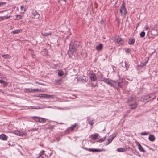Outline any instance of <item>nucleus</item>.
Returning a JSON list of instances; mask_svg holds the SVG:
<instances>
[{
    "instance_id": "f257e3e1",
    "label": "nucleus",
    "mask_w": 158,
    "mask_h": 158,
    "mask_svg": "<svg viewBox=\"0 0 158 158\" xmlns=\"http://www.w3.org/2000/svg\"><path fill=\"white\" fill-rule=\"evenodd\" d=\"M100 80L101 81L104 82L111 87L116 89H118L119 87L121 88H123V87L124 83L122 81H118V80L115 81L103 77L101 78Z\"/></svg>"
},
{
    "instance_id": "f03ea898",
    "label": "nucleus",
    "mask_w": 158,
    "mask_h": 158,
    "mask_svg": "<svg viewBox=\"0 0 158 158\" xmlns=\"http://www.w3.org/2000/svg\"><path fill=\"white\" fill-rule=\"evenodd\" d=\"M156 98L155 96L153 94H150L147 95L142 97L140 99L141 102H148Z\"/></svg>"
},
{
    "instance_id": "7ed1b4c3",
    "label": "nucleus",
    "mask_w": 158,
    "mask_h": 158,
    "mask_svg": "<svg viewBox=\"0 0 158 158\" xmlns=\"http://www.w3.org/2000/svg\"><path fill=\"white\" fill-rule=\"evenodd\" d=\"M75 46V42L72 41L69 44V49L68 53L69 57H71V56L73 55V52L76 51Z\"/></svg>"
},
{
    "instance_id": "20e7f679",
    "label": "nucleus",
    "mask_w": 158,
    "mask_h": 158,
    "mask_svg": "<svg viewBox=\"0 0 158 158\" xmlns=\"http://www.w3.org/2000/svg\"><path fill=\"white\" fill-rule=\"evenodd\" d=\"M125 6V3L124 2H123L121 6L120 10V12L121 15L123 16H125L127 13V10Z\"/></svg>"
},
{
    "instance_id": "39448f33",
    "label": "nucleus",
    "mask_w": 158,
    "mask_h": 158,
    "mask_svg": "<svg viewBox=\"0 0 158 158\" xmlns=\"http://www.w3.org/2000/svg\"><path fill=\"white\" fill-rule=\"evenodd\" d=\"M77 127V129H78L79 128V126H78V124L75 123L74 124L72 125L70 127L68 128L65 131L66 132L69 133V132H73L74 131V129L76 127Z\"/></svg>"
},
{
    "instance_id": "423d86ee",
    "label": "nucleus",
    "mask_w": 158,
    "mask_h": 158,
    "mask_svg": "<svg viewBox=\"0 0 158 158\" xmlns=\"http://www.w3.org/2000/svg\"><path fill=\"white\" fill-rule=\"evenodd\" d=\"M83 148L85 150H87V151H89V152H98L105 151V150L104 149H93V148H87L86 147H83Z\"/></svg>"
},
{
    "instance_id": "0eeeda50",
    "label": "nucleus",
    "mask_w": 158,
    "mask_h": 158,
    "mask_svg": "<svg viewBox=\"0 0 158 158\" xmlns=\"http://www.w3.org/2000/svg\"><path fill=\"white\" fill-rule=\"evenodd\" d=\"M135 143L136 144L138 145V148L140 152H142L143 153L146 152V151L142 147L140 143L136 141Z\"/></svg>"
},
{
    "instance_id": "6e6552de",
    "label": "nucleus",
    "mask_w": 158,
    "mask_h": 158,
    "mask_svg": "<svg viewBox=\"0 0 158 158\" xmlns=\"http://www.w3.org/2000/svg\"><path fill=\"white\" fill-rule=\"evenodd\" d=\"M89 77L92 81H95L97 80V77L94 73H89Z\"/></svg>"
},
{
    "instance_id": "1a4fd4ad",
    "label": "nucleus",
    "mask_w": 158,
    "mask_h": 158,
    "mask_svg": "<svg viewBox=\"0 0 158 158\" xmlns=\"http://www.w3.org/2000/svg\"><path fill=\"white\" fill-rule=\"evenodd\" d=\"M87 121L88 123L92 126L94 124V120L89 116L87 117Z\"/></svg>"
},
{
    "instance_id": "9d476101",
    "label": "nucleus",
    "mask_w": 158,
    "mask_h": 158,
    "mask_svg": "<svg viewBox=\"0 0 158 158\" xmlns=\"http://www.w3.org/2000/svg\"><path fill=\"white\" fill-rule=\"evenodd\" d=\"M129 105L132 109H134L137 107V104L136 101H135L134 103H131Z\"/></svg>"
},
{
    "instance_id": "9b49d317",
    "label": "nucleus",
    "mask_w": 158,
    "mask_h": 158,
    "mask_svg": "<svg viewBox=\"0 0 158 158\" xmlns=\"http://www.w3.org/2000/svg\"><path fill=\"white\" fill-rule=\"evenodd\" d=\"M39 96L40 97L44 98H49L51 97H52V96L51 95H49L44 94H39Z\"/></svg>"
},
{
    "instance_id": "f8f14e48",
    "label": "nucleus",
    "mask_w": 158,
    "mask_h": 158,
    "mask_svg": "<svg viewBox=\"0 0 158 158\" xmlns=\"http://www.w3.org/2000/svg\"><path fill=\"white\" fill-rule=\"evenodd\" d=\"M135 101V98L133 97H130L128 100V103L129 105L131 103H134Z\"/></svg>"
},
{
    "instance_id": "ddd939ff",
    "label": "nucleus",
    "mask_w": 158,
    "mask_h": 158,
    "mask_svg": "<svg viewBox=\"0 0 158 158\" xmlns=\"http://www.w3.org/2000/svg\"><path fill=\"white\" fill-rule=\"evenodd\" d=\"M115 42L117 43H119L122 41V39L121 37L119 36H116L115 38Z\"/></svg>"
},
{
    "instance_id": "4468645a",
    "label": "nucleus",
    "mask_w": 158,
    "mask_h": 158,
    "mask_svg": "<svg viewBox=\"0 0 158 158\" xmlns=\"http://www.w3.org/2000/svg\"><path fill=\"white\" fill-rule=\"evenodd\" d=\"M135 41V39L134 38H130L129 39L128 44L130 45H133Z\"/></svg>"
},
{
    "instance_id": "2eb2a0df",
    "label": "nucleus",
    "mask_w": 158,
    "mask_h": 158,
    "mask_svg": "<svg viewBox=\"0 0 158 158\" xmlns=\"http://www.w3.org/2000/svg\"><path fill=\"white\" fill-rule=\"evenodd\" d=\"M32 15H33L34 17H36L38 18H39V15L35 10H33L32 12Z\"/></svg>"
},
{
    "instance_id": "dca6fc26",
    "label": "nucleus",
    "mask_w": 158,
    "mask_h": 158,
    "mask_svg": "<svg viewBox=\"0 0 158 158\" xmlns=\"http://www.w3.org/2000/svg\"><path fill=\"white\" fill-rule=\"evenodd\" d=\"M148 139L149 140L152 142L154 141L155 139V137L153 135H149Z\"/></svg>"
},
{
    "instance_id": "f3484780",
    "label": "nucleus",
    "mask_w": 158,
    "mask_h": 158,
    "mask_svg": "<svg viewBox=\"0 0 158 158\" xmlns=\"http://www.w3.org/2000/svg\"><path fill=\"white\" fill-rule=\"evenodd\" d=\"M0 139L3 140H6L7 139V136L3 134L0 135Z\"/></svg>"
},
{
    "instance_id": "a211bd4d",
    "label": "nucleus",
    "mask_w": 158,
    "mask_h": 158,
    "mask_svg": "<svg viewBox=\"0 0 158 158\" xmlns=\"http://www.w3.org/2000/svg\"><path fill=\"white\" fill-rule=\"evenodd\" d=\"M103 45L102 44H100L98 46H96V49L98 51H101L103 48Z\"/></svg>"
},
{
    "instance_id": "6ab92c4d",
    "label": "nucleus",
    "mask_w": 158,
    "mask_h": 158,
    "mask_svg": "<svg viewBox=\"0 0 158 158\" xmlns=\"http://www.w3.org/2000/svg\"><path fill=\"white\" fill-rule=\"evenodd\" d=\"M23 17V15H16V18L14 19L15 20H19L22 19Z\"/></svg>"
},
{
    "instance_id": "aec40b11",
    "label": "nucleus",
    "mask_w": 158,
    "mask_h": 158,
    "mask_svg": "<svg viewBox=\"0 0 158 158\" xmlns=\"http://www.w3.org/2000/svg\"><path fill=\"white\" fill-rule=\"evenodd\" d=\"M22 29L16 30L12 31V32L14 34H17L22 32Z\"/></svg>"
},
{
    "instance_id": "412c9836",
    "label": "nucleus",
    "mask_w": 158,
    "mask_h": 158,
    "mask_svg": "<svg viewBox=\"0 0 158 158\" xmlns=\"http://www.w3.org/2000/svg\"><path fill=\"white\" fill-rule=\"evenodd\" d=\"M2 57L7 59H10L11 58L10 56L8 54L2 55Z\"/></svg>"
},
{
    "instance_id": "4be33fe9",
    "label": "nucleus",
    "mask_w": 158,
    "mask_h": 158,
    "mask_svg": "<svg viewBox=\"0 0 158 158\" xmlns=\"http://www.w3.org/2000/svg\"><path fill=\"white\" fill-rule=\"evenodd\" d=\"M11 16H5L3 17L0 16V21L2 20H3L4 19H7L10 18Z\"/></svg>"
},
{
    "instance_id": "5701e85b",
    "label": "nucleus",
    "mask_w": 158,
    "mask_h": 158,
    "mask_svg": "<svg viewBox=\"0 0 158 158\" xmlns=\"http://www.w3.org/2000/svg\"><path fill=\"white\" fill-rule=\"evenodd\" d=\"M32 118H33V119L35 120V121L39 122L40 117L36 116H34L32 117Z\"/></svg>"
},
{
    "instance_id": "b1692460",
    "label": "nucleus",
    "mask_w": 158,
    "mask_h": 158,
    "mask_svg": "<svg viewBox=\"0 0 158 158\" xmlns=\"http://www.w3.org/2000/svg\"><path fill=\"white\" fill-rule=\"evenodd\" d=\"M98 135V134H97L92 135V138L93 139L96 140L97 139Z\"/></svg>"
},
{
    "instance_id": "393cba45",
    "label": "nucleus",
    "mask_w": 158,
    "mask_h": 158,
    "mask_svg": "<svg viewBox=\"0 0 158 158\" xmlns=\"http://www.w3.org/2000/svg\"><path fill=\"white\" fill-rule=\"evenodd\" d=\"M45 151L44 150H42L38 154V158H40L41 156H42L45 152Z\"/></svg>"
},
{
    "instance_id": "a878e982",
    "label": "nucleus",
    "mask_w": 158,
    "mask_h": 158,
    "mask_svg": "<svg viewBox=\"0 0 158 158\" xmlns=\"http://www.w3.org/2000/svg\"><path fill=\"white\" fill-rule=\"evenodd\" d=\"M58 75L59 76H62L64 74V73L61 70H58Z\"/></svg>"
},
{
    "instance_id": "bb28decb",
    "label": "nucleus",
    "mask_w": 158,
    "mask_h": 158,
    "mask_svg": "<svg viewBox=\"0 0 158 158\" xmlns=\"http://www.w3.org/2000/svg\"><path fill=\"white\" fill-rule=\"evenodd\" d=\"M26 6H22L21 7V10L22 11H23L24 12L26 10Z\"/></svg>"
},
{
    "instance_id": "cd10ccee",
    "label": "nucleus",
    "mask_w": 158,
    "mask_h": 158,
    "mask_svg": "<svg viewBox=\"0 0 158 158\" xmlns=\"http://www.w3.org/2000/svg\"><path fill=\"white\" fill-rule=\"evenodd\" d=\"M46 122V119L43 118H40L39 122L40 123H44Z\"/></svg>"
},
{
    "instance_id": "c85d7f7f",
    "label": "nucleus",
    "mask_w": 158,
    "mask_h": 158,
    "mask_svg": "<svg viewBox=\"0 0 158 158\" xmlns=\"http://www.w3.org/2000/svg\"><path fill=\"white\" fill-rule=\"evenodd\" d=\"M55 81L57 85L60 84L62 82V80L61 79L56 80Z\"/></svg>"
},
{
    "instance_id": "c756f323",
    "label": "nucleus",
    "mask_w": 158,
    "mask_h": 158,
    "mask_svg": "<svg viewBox=\"0 0 158 158\" xmlns=\"http://www.w3.org/2000/svg\"><path fill=\"white\" fill-rule=\"evenodd\" d=\"M106 137V136H105L104 138H101L100 139L98 140L97 141L99 142H103L105 140Z\"/></svg>"
},
{
    "instance_id": "7c9ffc66",
    "label": "nucleus",
    "mask_w": 158,
    "mask_h": 158,
    "mask_svg": "<svg viewBox=\"0 0 158 158\" xmlns=\"http://www.w3.org/2000/svg\"><path fill=\"white\" fill-rule=\"evenodd\" d=\"M41 34L42 35L44 36H47L48 35H51V33H41Z\"/></svg>"
},
{
    "instance_id": "2f4dec72",
    "label": "nucleus",
    "mask_w": 158,
    "mask_h": 158,
    "mask_svg": "<svg viewBox=\"0 0 158 158\" xmlns=\"http://www.w3.org/2000/svg\"><path fill=\"white\" fill-rule=\"evenodd\" d=\"M117 150L118 152H122L125 151V150L123 148H119L117 149Z\"/></svg>"
},
{
    "instance_id": "473e14b6",
    "label": "nucleus",
    "mask_w": 158,
    "mask_h": 158,
    "mask_svg": "<svg viewBox=\"0 0 158 158\" xmlns=\"http://www.w3.org/2000/svg\"><path fill=\"white\" fill-rule=\"evenodd\" d=\"M14 133L15 134L17 135H21L20 132L18 131H14Z\"/></svg>"
},
{
    "instance_id": "72a5a7b5",
    "label": "nucleus",
    "mask_w": 158,
    "mask_h": 158,
    "mask_svg": "<svg viewBox=\"0 0 158 158\" xmlns=\"http://www.w3.org/2000/svg\"><path fill=\"white\" fill-rule=\"evenodd\" d=\"M145 35V33L144 31H142L141 32L140 34V37L141 38H143L144 37Z\"/></svg>"
},
{
    "instance_id": "f704fd0d",
    "label": "nucleus",
    "mask_w": 158,
    "mask_h": 158,
    "mask_svg": "<svg viewBox=\"0 0 158 158\" xmlns=\"http://www.w3.org/2000/svg\"><path fill=\"white\" fill-rule=\"evenodd\" d=\"M125 63V66L124 67H126V70H127V69L129 68V65L127 62L126 61H125L124 62Z\"/></svg>"
},
{
    "instance_id": "c9c22d12",
    "label": "nucleus",
    "mask_w": 158,
    "mask_h": 158,
    "mask_svg": "<svg viewBox=\"0 0 158 158\" xmlns=\"http://www.w3.org/2000/svg\"><path fill=\"white\" fill-rule=\"evenodd\" d=\"M125 51L127 53H130L131 52V50L129 48H127L125 49Z\"/></svg>"
},
{
    "instance_id": "e433bc0d",
    "label": "nucleus",
    "mask_w": 158,
    "mask_h": 158,
    "mask_svg": "<svg viewBox=\"0 0 158 158\" xmlns=\"http://www.w3.org/2000/svg\"><path fill=\"white\" fill-rule=\"evenodd\" d=\"M111 142V141H110V139H107V142H106V144H105L106 145H108V144H110Z\"/></svg>"
},
{
    "instance_id": "4c0bfd02",
    "label": "nucleus",
    "mask_w": 158,
    "mask_h": 158,
    "mask_svg": "<svg viewBox=\"0 0 158 158\" xmlns=\"http://www.w3.org/2000/svg\"><path fill=\"white\" fill-rule=\"evenodd\" d=\"M148 134V132H142L141 133V135H146Z\"/></svg>"
},
{
    "instance_id": "58836bf2",
    "label": "nucleus",
    "mask_w": 158,
    "mask_h": 158,
    "mask_svg": "<svg viewBox=\"0 0 158 158\" xmlns=\"http://www.w3.org/2000/svg\"><path fill=\"white\" fill-rule=\"evenodd\" d=\"M40 91V90L38 89H33V92H39Z\"/></svg>"
},
{
    "instance_id": "ea45409f",
    "label": "nucleus",
    "mask_w": 158,
    "mask_h": 158,
    "mask_svg": "<svg viewBox=\"0 0 158 158\" xmlns=\"http://www.w3.org/2000/svg\"><path fill=\"white\" fill-rule=\"evenodd\" d=\"M3 84H4V85H3V87H5L7 85V83L6 82V81H5L4 82V83H3Z\"/></svg>"
},
{
    "instance_id": "a19ab883",
    "label": "nucleus",
    "mask_w": 158,
    "mask_h": 158,
    "mask_svg": "<svg viewBox=\"0 0 158 158\" xmlns=\"http://www.w3.org/2000/svg\"><path fill=\"white\" fill-rule=\"evenodd\" d=\"M6 3V2H0V6L3 5H4V4H5Z\"/></svg>"
},
{
    "instance_id": "79ce46f5",
    "label": "nucleus",
    "mask_w": 158,
    "mask_h": 158,
    "mask_svg": "<svg viewBox=\"0 0 158 158\" xmlns=\"http://www.w3.org/2000/svg\"><path fill=\"white\" fill-rule=\"evenodd\" d=\"M149 27L147 26V25H146L145 26V27H144V28L146 30H148V29H149Z\"/></svg>"
},
{
    "instance_id": "37998d69",
    "label": "nucleus",
    "mask_w": 158,
    "mask_h": 158,
    "mask_svg": "<svg viewBox=\"0 0 158 158\" xmlns=\"http://www.w3.org/2000/svg\"><path fill=\"white\" fill-rule=\"evenodd\" d=\"M37 130H38V128H33L31 130V131H34Z\"/></svg>"
},
{
    "instance_id": "c03bdc74",
    "label": "nucleus",
    "mask_w": 158,
    "mask_h": 158,
    "mask_svg": "<svg viewBox=\"0 0 158 158\" xmlns=\"http://www.w3.org/2000/svg\"><path fill=\"white\" fill-rule=\"evenodd\" d=\"M4 82L5 81L2 80H0V83H1V84L4 83Z\"/></svg>"
},
{
    "instance_id": "a18cd8bd",
    "label": "nucleus",
    "mask_w": 158,
    "mask_h": 158,
    "mask_svg": "<svg viewBox=\"0 0 158 158\" xmlns=\"http://www.w3.org/2000/svg\"><path fill=\"white\" fill-rule=\"evenodd\" d=\"M53 127L54 126H52V127H49L48 129L51 130H52V129L53 128Z\"/></svg>"
},
{
    "instance_id": "49530a36",
    "label": "nucleus",
    "mask_w": 158,
    "mask_h": 158,
    "mask_svg": "<svg viewBox=\"0 0 158 158\" xmlns=\"http://www.w3.org/2000/svg\"><path fill=\"white\" fill-rule=\"evenodd\" d=\"M28 90H29V91L30 92H33V89H28Z\"/></svg>"
},
{
    "instance_id": "de8ad7c7",
    "label": "nucleus",
    "mask_w": 158,
    "mask_h": 158,
    "mask_svg": "<svg viewBox=\"0 0 158 158\" xmlns=\"http://www.w3.org/2000/svg\"><path fill=\"white\" fill-rule=\"evenodd\" d=\"M114 138V137H112V138H110V141H111V142L113 140V139Z\"/></svg>"
},
{
    "instance_id": "09e8293b",
    "label": "nucleus",
    "mask_w": 158,
    "mask_h": 158,
    "mask_svg": "<svg viewBox=\"0 0 158 158\" xmlns=\"http://www.w3.org/2000/svg\"><path fill=\"white\" fill-rule=\"evenodd\" d=\"M0 92H1L2 93H4V92H3L2 90H1V89H0Z\"/></svg>"
},
{
    "instance_id": "8fccbe9b",
    "label": "nucleus",
    "mask_w": 158,
    "mask_h": 158,
    "mask_svg": "<svg viewBox=\"0 0 158 158\" xmlns=\"http://www.w3.org/2000/svg\"><path fill=\"white\" fill-rule=\"evenodd\" d=\"M60 124H63V123H60Z\"/></svg>"
},
{
    "instance_id": "3c124183",
    "label": "nucleus",
    "mask_w": 158,
    "mask_h": 158,
    "mask_svg": "<svg viewBox=\"0 0 158 158\" xmlns=\"http://www.w3.org/2000/svg\"><path fill=\"white\" fill-rule=\"evenodd\" d=\"M119 23V20H118V23Z\"/></svg>"
},
{
    "instance_id": "603ef678",
    "label": "nucleus",
    "mask_w": 158,
    "mask_h": 158,
    "mask_svg": "<svg viewBox=\"0 0 158 158\" xmlns=\"http://www.w3.org/2000/svg\"><path fill=\"white\" fill-rule=\"evenodd\" d=\"M139 23H138V26H139Z\"/></svg>"
},
{
    "instance_id": "864d4df0",
    "label": "nucleus",
    "mask_w": 158,
    "mask_h": 158,
    "mask_svg": "<svg viewBox=\"0 0 158 158\" xmlns=\"http://www.w3.org/2000/svg\"><path fill=\"white\" fill-rule=\"evenodd\" d=\"M36 83H38V82H36Z\"/></svg>"
}]
</instances>
